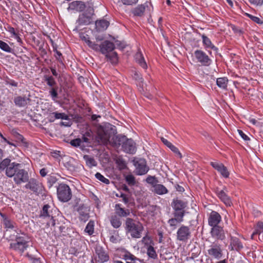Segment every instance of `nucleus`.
<instances>
[{
	"label": "nucleus",
	"mask_w": 263,
	"mask_h": 263,
	"mask_svg": "<svg viewBox=\"0 0 263 263\" xmlns=\"http://www.w3.org/2000/svg\"><path fill=\"white\" fill-rule=\"evenodd\" d=\"M57 196L59 200L66 202L72 197V192L70 187L66 184L62 183L57 187Z\"/></svg>",
	"instance_id": "obj_4"
},
{
	"label": "nucleus",
	"mask_w": 263,
	"mask_h": 263,
	"mask_svg": "<svg viewBox=\"0 0 263 263\" xmlns=\"http://www.w3.org/2000/svg\"><path fill=\"white\" fill-rule=\"evenodd\" d=\"M50 116H53V118L52 120L50 119V121H54V119H61L63 120H68V116L65 114V113H60L58 112H53L51 114Z\"/></svg>",
	"instance_id": "obj_43"
},
{
	"label": "nucleus",
	"mask_w": 263,
	"mask_h": 263,
	"mask_svg": "<svg viewBox=\"0 0 263 263\" xmlns=\"http://www.w3.org/2000/svg\"><path fill=\"white\" fill-rule=\"evenodd\" d=\"M43 80L50 88L58 84L55 79L52 76L44 75Z\"/></svg>",
	"instance_id": "obj_38"
},
{
	"label": "nucleus",
	"mask_w": 263,
	"mask_h": 263,
	"mask_svg": "<svg viewBox=\"0 0 263 263\" xmlns=\"http://www.w3.org/2000/svg\"><path fill=\"white\" fill-rule=\"evenodd\" d=\"M211 165L224 178H227L229 177L230 173L227 168L222 163L216 162H211Z\"/></svg>",
	"instance_id": "obj_22"
},
{
	"label": "nucleus",
	"mask_w": 263,
	"mask_h": 263,
	"mask_svg": "<svg viewBox=\"0 0 263 263\" xmlns=\"http://www.w3.org/2000/svg\"><path fill=\"white\" fill-rule=\"evenodd\" d=\"M17 235L15 236V241H22L29 242L28 239H27V235L24 232H22V231L18 229L16 230Z\"/></svg>",
	"instance_id": "obj_35"
},
{
	"label": "nucleus",
	"mask_w": 263,
	"mask_h": 263,
	"mask_svg": "<svg viewBox=\"0 0 263 263\" xmlns=\"http://www.w3.org/2000/svg\"><path fill=\"white\" fill-rule=\"evenodd\" d=\"M149 6H152L151 3L146 2L144 4L138 5L136 7L132 9L131 13L134 16L142 17L144 15L146 9L149 10Z\"/></svg>",
	"instance_id": "obj_12"
},
{
	"label": "nucleus",
	"mask_w": 263,
	"mask_h": 263,
	"mask_svg": "<svg viewBox=\"0 0 263 263\" xmlns=\"http://www.w3.org/2000/svg\"><path fill=\"white\" fill-rule=\"evenodd\" d=\"M139 0H121L124 5H133L136 4Z\"/></svg>",
	"instance_id": "obj_59"
},
{
	"label": "nucleus",
	"mask_w": 263,
	"mask_h": 263,
	"mask_svg": "<svg viewBox=\"0 0 263 263\" xmlns=\"http://www.w3.org/2000/svg\"><path fill=\"white\" fill-rule=\"evenodd\" d=\"M191 236V233L189 227L182 225L178 229L177 232V240L183 242H186Z\"/></svg>",
	"instance_id": "obj_11"
},
{
	"label": "nucleus",
	"mask_w": 263,
	"mask_h": 263,
	"mask_svg": "<svg viewBox=\"0 0 263 263\" xmlns=\"http://www.w3.org/2000/svg\"><path fill=\"white\" fill-rule=\"evenodd\" d=\"M88 46L95 51H100L101 49V44L98 45V44L92 42L91 41H88Z\"/></svg>",
	"instance_id": "obj_53"
},
{
	"label": "nucleus",
	"mask_w": 263,
	"mask_h": 263,
	"mask_svg": "<svg viewBox=\"0 0 263 263\" xmlns=\"http://www.w3.org/2000/svg\"><path fill=\"white\" fill-rule=\"evenodd\" d=\"M120 217L115 214L109 218L111 225L115 229L120 228L122 225V221Z\"/></svg>",
	"instance_id": "obj_31"
},
{
	"label": "nucleus",
	"mask_w": 263,
	"mask_h": 263,
	"mask_svg": "<svg viewBox=\"0 0 263 263\" xmlns=\"http://www.w3.org/2000/svg\"><path fill=\"white\" fill-rule=\"evenodd\" d=\"M123 151L127 153L134 154L136 152V143L132 139H128L123 145Z\"/></svg>",
	"instance_id": "obj_25"
},
{
	"label": "nucleus",
	"mask_w": 263,
	"mask_h": 263,
	"mask_svg": "<svg viewBox=\"0 0 263 263\" xmlns=\"http://www.w3.org/2000/svg\"><path fill=\"white\" fill-rule=\"evenodd\" d=\"M88 5H90L88 3L86 4L84 2L81 1H73L69 3L68 8V10H75L78 12H82L85 9H87Z\"/></svg>",
	"instance_id": "obj_20"
},
{
	"label": "nucleus",
	"mask_w": 263,
	"mask_h": 263,
	"mask_svg": "<svg viewBox=\"0 0 263 263\" xmlns=\"http://www.w3.org/2000/svg\"><path fill=\"white\" fill-rule=\"evenodd\" d=\"M61 91V89L58 85H56L50 88L49 93L53 100L58 98V92Z\"/></svg>",
	"instance_id": "obj_39"
},
{
	"label": "nucleus",
	"mask_w": 263,
	"mask_h": 263,
	"mask_svg": "<svg viewBox=\"0 0 263 263\" xmlns=\"http://www.w3.org/2000/svg\"><path fill=\"white\" fill-rule=\"evenodd\" d=\"M27 256L32 263H42L40 258L34 257L31 255H29L28 254H27Z\"/></svg>",
	"instance_id": "obj_61"
},
{
	"label": "nucleus",
	"mask_w": 263,
	"mask_h": 263,
	"mask_svg": "<svg viewBox=\"0 0 263 263\" xmlns=\"http://www.w3.org/2000/svg\"><path fill=\"white\" fill-rule=\"evenodd\" d=\"M115 214L120 217H126L130 215V212L128 209H125L122 207V205L120 203L116 204L115 206Z\"/></svg>",
	"instance_id": "obj_26"
},
{
	"label": "nucleus",
	"mask_w": 263,
	"mask_h": 263,
	"mask_svg": "<svg viewBox=\"0 0 263 263\" xmlns=\"http://www.w3.org/2000/svg\"><path fill=\"white\" fill-rule=\"evenodd\" d=\"M116 196L121 197V198H122V201L124 202V203L127 204L129 202V199L127 196V195L120 193V194L119 195L118 194H116Z\"/></svg>",
	"instance_id": "obj_60"
},
{
	"label": "nucleus",
	"mask_w": 263,
	"mask_h": 263,
	"mask_svg": "<svg viewBox=\"0 0 263 263\" xmlns=\"http://www.w3.org/2000/svg\"><path fill=\"white\" fill-rule=\"evenodd\" d=\"M228 192L226 187H224L223 190H219L218 189H217L216 190V193L220 200L223 202L226 206H231V205H232V202L231 198L227 194V192Z\"/></svg>",
	"instance_id": "obj_15"
},
{
	"label": "nucleus",
	"mask_w": 263,
	"mask_h": 263,
	"mask_svg": "<svg viewBox=\"0 0 263 263\" xmlns=\"http://www.w3.org/2000/svg\"><path fill=\"white\" fill-rule=\"evenodd\" d=\"M30 99L26 96H17L14 98V103L18 107H22L26 106L28 103L30 101Z\"/></svg>",
	"instance_id": "obj_27"
},
{
	"label": "nucleus",
	"mask_w": 263,
	"mask_h": 263,
	"mask_svg": "<svg viewBox=\"0 0 263 263\" xmlns=\"http://www.w3.org/2000/svg\"><path fill=\"white\" fill-rule=\"evenodd\" d=\"M243 247L242 243L238 237L230 235V242L229 248L231 250L239 252Z\"/></svg>",
	"instance_id": "obj_23"
},
{
	"label": "nucleus",
	"mask_w": 263,
	"mask_h": 263,
	"mask_svg": "<svg viewBox=\"0 0 263 263\" xmlns=\"http://www.w3.org/2000/svg\"><path fill=\"white\" fill-rule=\"evenodd\" d=\"M262 232H261L259 230H258L256 228H255V230L253 232L252 235H251V239H256V236L258 235V238L259 240H263V234L262 237V238H260V234Z\"/></svg>",
	"instance_id": "obj_57"
},
{
	"label": "nucleus",
	"mask_w": 263,
	"mask_h": 263,
	"mask_svg": "<svg viewBox=\"0 0 263 263\" xmlns=\"http://www.w3.org/2000/svg\"><path fill=\"white\" fill-rule=\"evenodd\" d=\"M147 254L149 258L153 259H156L157 257L156 252L151 245L148 246L147 248Z\"/></svg>",
	"instance_id": "obj_47"
},
{
	"label": "nucleus",
	"mask_w": 263,
	"mask_h": 263,
	"mask_svg": "<svg viewBox=\"0 0 263 263\" xmlns=\"http://www.w3.org/2000/svg\"><path fill=\"white\" fill-rule=\"evenodd\" d=\"M59 229L60 236H66L67 235H68V234L67 233L68 228H66L65 226L62 225L60 226L59 227Z\"/></svg>",
	"instance_id": "obj_56"
},
{
	"label": "nucleus",
	"mask_w": 263,
	"mask_h": 263,
	"mask_svg": "<svg viewBox=\"0 0 263 263\" xmlns=\"http://www.w3.org/2000/svg\"><path fill=\"white\" fill-rule=\"evenodd\" d=\"M125 180L126 182L128 183L129 185H134L136 183V180L135 177L132 175H127L125 177Z\"/></svg>",
	"instance_id": "obj_52"
},
{
	"label": "nucleus",
	"mask_w": 263,
	"mask_h": 263,
	"mask_svg": "<svg viewBox=\"0 0 263 263\" xmlns=\"http://www.w3.org/2000/svg\"><path fill=\"white\" fill-rule=\"evenodd\" d=\"M105 57L107 59V61H109L112 64H116L118 63V59L117 52H114L111 54H106Z\"/></svg>",
	"instance_id": "obj_44"
},
{
	"label": "nucleus",
	"mask_w": 263,
	"mask_h": 263,
	"mask_svg": "<svg viewBox=\"0 0 263 263\" xmlns=\"http://www.w3.org/2000/svg\"><path fill=\"white\" fill-rule=\"evenodd\" d=\"M95 222L93 220H90L87 223L84 231L89 235H91L94 233Z\"/></svg>",
	"instance_id": "obj_45"
},
{
	"label": "nucleus",
	"mask_w": 263,
	"mask_h": 263,
	"mask_svg": "<svg viewBox=\"0 0 263 263\" xmlns=\"http://www.w3.org/2000/svg\"><path fill=\"white\" fill-rule=\"evenodd\" d=\"M210 234L213 238L216 240H223L226 238V235L222 227L220 226L212 227Z\"/></svg>",
	"instance_id": "obj_14"
},
{
	"label": "nucleus",
	"mask_w": 263,
	"mask_h": 263,
	"mask_svg": "<svg viewBox=\"0 0 263 263\" xmlns=\"http://www.w3.org/2000/svg\"><path fill=\"white\" fill-rule=\"evenodd\" d=\"M94 14V10L93 6L88 5L86 11L81 14L77 20L80 25H87L91 24L92 21V15Z\"/></svg>",
	"instance_id": "obj_8"
},
{
	"label": "nucleus",
	"mask_w": 263,
	"mask_h": 263,
	"mask_svg": "<svg viewBox=\"0 0 263 263\" xmlns=\"http://www.w3.org/2000/svg\"><path fill=\"white\" fill-rule=\"evenodd\" d=\"M97 135H95L93 132L89 129L87 130L82 136V139L83 142L86 143L87 146H91L95 143H97L96 139Z\"/></svg>",
	"instance_id": "obj_16"
},
{
	"label": "nucleus",
	"mask_w": 263,
	"mask_h": 263,
	"mask_svg": "<svg viewBox=\"0 0 263 263\" xmlns=\"http://www.w3.org/2000/svg\"><path fill=\"white\" fill-rule=\"evenodd\" d=\"M24 187L25 189L29 190L33 193L36 195L42 194L44 191V187L42 183L34 178H29L28 181L26 182Z\"/></svg>",
	"instance_id": "obj_6"
},
{
	"label": "nucleus",
	"mask_w": 263,
	"mask_h": 263,
	"mask_svg": "<svg viewBox=\"0 0 263 263\" xmlns=\"http://www.w3.org/2000/svg\"><path fill=\"white\" fill-rule=\"evenodd\" d=\"M169 148L171 149L172 152H173L174 153L178 154L179 155L180 158L182 157L181 154L179 152L178 148L176 147L175 146L171 144V145L169 146Z\"/></svg>",
	"instance_id": "obj_62"
},
{
	"label": "nucleus",
	"mask_w": 263,
	"mask_h": 263,
	"mask_svg": "<svg viewBox=\"0 0 263 263\" xmlns=\"http://www.w3.org/2000/svg\"><path fill=\"white\" fill-rule=\"evenodd\" d=\"M116 163L117 164L119 170L122 171L127 168V165L125 160L122 158H118L116 160Z\"/></svg>",
	"instance_id": "obj_46"
},
{
	"label": "nucleus",
	"mask_w": 263,
	"mask_h": 263,
	"mask_svg": "<svg viewBox=\"0 0 263 263\" xmlns=\"http://www.w3.org/2000/svg\"><path fill=\"white\" fill-rule=\"evenodd\" d=\"M39 52L41 58H45L46 57H47V52L46 49L44 48V44L39 47Z\"/></svg>",
	"instance_id": "obj_55"
},
{
	"label": "nucleus",
	"mask_w": 263,
	"mask_h": 263,
	"mask_svg": "<svg viewBox=\"0 0 263 263\" xmlns=\"http://www.w3.org/2000/svg\"><path fill=\"white\" fill-rule=\"evenodd\" d=\"M127 139V138L125 136L122 135H117L112 138L113 143L115 145L118 146L121 145L122 147Z\"/></svg>",
	"instance_id": "obj_33"
},
{
	"label": "nucleus",
	"mask_w": 263,
	"mask_h": 263,
	"mask_svg": "<svg viewBox=\"0 0 263 263\" xmlns=\"http://www.w3.org/2000/svg\"><path fill=\"white\" fill-rule=\"evenodd\" d=\"M221 221V216L217 212L212 211L208 217V224L213 227L219 226Z\"/></svg>",
	"instance_id": "obj_19"
},
{
	"label": "nucleus",
	"mask_w": 263,
	"mask_h": 263,
	"mask_svg": "<svg viewBox=\"0 0 263 263\" xmlns=\"http://www.w3.org/2000/svg\"><path fill=\"white\" fill-rule=\"evenodd\" d=\"M115 48V45L109 41L105 40L101 44L100 52L102 54H106L111 52Z\"/></svg>",
	"instance_id": "obj_24"
},
{
	"label": "nucleus",
	"mask_w": 263,
	"mask_h": 263,
	"mask_svg": "<svg viewBox=\"0 0 263 263\" xmlns=\"http://www.w3.org/2000/svg\"><path fill=\"white\" fill-rule=\"evenodd\" d=\"M153 188L154 192L158 195H163L168 192L167 189L161 184H156Z\"/></svg>",
	"instance_id": "obj_34"
},
{
	"label": "nucleus",
	"mask_w": 263,
	"mask_h": 263,
	"mask_svg": "<svg viewBox=\"0 0 263 263\" xmlns=\"http://www.w3.org/2000/svg\"><path fill=\"white\" fill-rule=\"evenodd\" d=\"M201 37L202 39L203 45L205 48L212 49L216 52L218 51V48L212 44L211 40L208 37L204 34H202L201 35Z\"/></svg>",
	"instance_id": "obj_30"
},
{
	"label": "nucleus",
	"mask_w": 263,
	"mask_h": 263,
	"mask_svg": "<svg viewBox=\"0 0 263 263\" xmlns=\"http://www.w3.org/2000/svg\"><path fill=\"white\" fill-rule=\"evenodd\" d=\"M238 132L239 134V135L241 136V137L245 140V141H249L250 140V138L247 136L243 132L242 130L240 129H238Z\"/></svg>",
	"instance_id": "obj_64"
},
{
	"label": "nucleus",
	"mask_w": 263,
	"mask_h": 263,
	"mask_svg": "<svg viewBox=\"0 0 263 263\" xmlns=\"http://www.w3.org/2000/svg\"><path fill=\"white\" fill-rule=\"evenodd\" d=\"M171 206L174 210L173 214L183 217L185 214L186 208L187 207V202L176 198L173 199Z\"/></svg>",
	"instance_id": "obj_5"
},
{
	"label": "nucleus",
	"mask_w": 263,
	"mask_h": 263,
	"mask_svg": "<svg viewBox=\"0 0 263 263\" xmlns=\"http://www.w3.org/2000/svg\"><path fill=\"white\" fill-rule=\"evenodd\" d=\"M0 49L2 50L11 53L12 52V48L8 45V44H7L6 42L0 40Z\"/></svg>",
	"instance_id": "obj_49"
},
{
	"label": "nucleus",
	"mask_w": 263,
	"mask_h": 263,
	"mask_svg": "<svg viewBox=\"0 0 263 263\" xmlns=\"http://www.w3.org/2000/svg\"><path fill=\"white\" fill-rule=\"evenodd\" d=\"M79 213V218L81 221L85 222L90 217L89 209L85 204H80L77 209Z\"/></svg>",
	"instance_id": "obj_17"
},
{
	"label": "nucleus",
	"mask_w": 263,
	"mask_h": 263,
	"mask_svg": "<svg viewBox=\"0 0 263 263\" xmlns=\"http://www.w3.org/2000/svg\"><path fill=\"white\" fill-rule=\"evenodd\" d=\"M29 245L28 242L15 241L10 244V249L15 251L23 253L28 248Z\"/></svg>",
	"instance_id": "obj_21"
},
{
	"label": "nucleus",
	"mask_w": 263,
	"mask_h": 263,
	"mask_svg": "<svg viewBox=\"0 0 263 263\" xmlns=\"http://www.w3.org/2000/svg\"><path fill=\"white\" fill-rule=\"evenodd\" d=\"M84 159L86 161V165L90 168L97 165V163L93 157L88 155H84Z\"/></svg>",
	"instance_id": "obj_42"
},
{
	"label": "nucleus",
	"mask_w": 263,
	"mask_h": 263,
	"mask_svg": "<svg viewBox=\"0 0 263 263\" xmlns=\"http://www.w3.org/2000/svg\"><path fill=\"white\" fill-rule=\"evenodd\" d=\"M124 257L126 263H135L136 260H139L140 262H143V260H141L137 258L129 252H127L125 254Z\"/></svg>",
	"instance_id": "obj_37"
},
{
	"label": "nucleus",
	"mask_w": 263,
	"mask_h": 263,
	"mask_svg": "<svg viewBox=\"0 0 263 263\" xmlns=\"http://www.w3.org/2000/svg\"><path fill=\"white\" fill-rule=\"evenodd\" d=\"M80 37L82 41H84L88 45V41H90V40H89L88 35L85 34L84 33H82L80 34Z\"/></svg>",
	"instance_id": "obj_63"
},
{
	"label": "nucleus",
	"mask_w": 263,
	"mask_h": 263,
	"mask_svg": "<svg viewBox=\"0 0 263 263\" xmlns=\"http://www.w3.org/2000/svg\"><path fill=\"white\" fill-rule=\"evenodd\" d=\"M96 178L99 180V181H101L102 182L106 184H109L110 183V181L107 178H106L104 177L101 173H97L95 174Z\"/></svg>",
	"instance_id": "obj_50"
},
{
	"label": "nucleus",
	"mask_w": 263,
	"mask_h": 263,
	"mask_svg": "<svg viewBox=\"0 0 263 263\" xmlns=\"http://www.w3.org/2000/svg\"><path fill=\"white\" fill-rule=\"evenodd\" d=\"M55 53V54L54 55V57L56 59V60L60 63L61 64H63V60H64V58L62 55V53L57 50L56 51L54 52Z\"/></svg>",
	"instance_id": "obj_58"
},
{
	"label": "nucleus",
	"mask_w": 263,
	"mask_h": 263,
	"mask_svg": "<svg viewBox=\"0 0 263 263\" xmlns=\"http://www.w3.org/2000/svg\"><path fill=\"white\" fill-rule=\"evenodd\" d=\"M95 253L98 257V259H96V261L104 263L107 261L109 257L108 254L105 251L104 248L99 245H97L95 248Z\"/></svg>",
	"instance_id": "obj_13"
},
{
	"label": "nucleus",
	"mask_w": 263,
	"mask_h": 263,
	"mask_svg": "<svg viewBox=\"0 0 263 263\" xmlns=\"http://www.w3.org/2000/svg\"><path fill=\"white\" fill-rule=\"evenodd\" d=\"M117 134L116 127L109 123H105L100 125L97 128V144H106L109 139L112 138Z\"/></svg>",
	"instance_id": "obj_2"
},
{
	"label": "nucleus",
	"mask_w": 263,
	"mask_h": 263,
	"mask_svg": "<svg viewBox=\"0 0 263 263\" xmlns=\"http://www.w3.org/2000/svg\"><path fill=\"white\" fill-rule=\"evenodd\" d=\"M137 174L143 175L149 171V167L146 165V161L144 159H140L135 163Z\"/></svg>",
	"instance_id": "obj_18"
},
{
	"label": "nucleus",
	"mask_w": 263,
	"mask_h": 263,
	"mask_svg": "<svg viewBox=\"0 0 263 263\" xmlns=\"http://www.w3.org/2000/svg\"><path fill=\"white\" fill-rule=\"evenodd\" d=\"M11 161L8 158L3 160L0 162V171H5V174L9 178L13 177V181L17 185L28 181L29 178L28 171L22 168L21 164Z\"/></svg>",
	"instance_id": "obj_1"
},
{
	"label": "nucleus",
	"mask_w": 263,
	"mask_h": 263,
	"mask_svg": "<svg viewBox=\"0 0 263 263\" xmlns=\"http://www.w3.org/2000/svg\"><path fill=\"white\" fill-rule=\"evenodd\" d=\"M246 15L250 18L252 21L254 22L255 23L258 24H262L263 23V21L258 17L253 16L250 14L246 13Z\"/></svg>",
	"instance_id": "obj_54"
},
{
	"label": "nucleus",
	"mask_w": 263,
	"mask_h": 263,
	"mask_svg": "<svg viewBox=\"0 0 263 263\" xmlns=\"http://www.w3.org/2000/svg\"><path fill=\"white\" fill-rule=\"evenodd\" d=\"M83 141L82 140V139H80V138H76V139H73L72 140H71L70 143V144L73 146V147H78V146H81V147H85V145H84L83 144Z\"/></svg>",
	"instance_id": "obj_48"
},
{
	"label": "nucleus",
	"mask_w": 263,
	"mask_h": 263,
	"mask_svg": "<svg viewBox=\"0 0 263 263\" xmlns=\"http://www.w3.org/2000/svg\"><path fill=\"white\" fill-rule=\"evenodd\" d=\"M0 215L3 218L4 224L6 228L9 229H13L15 228L14 224H15V223L13 222L10 219V218L8 217V215L6 214L0 212Z\"/></svg>",
	"instance_id": "obj_32"
},
{
	"label": "nucleus",
	"mask_w": 263,
	"mask_h": 263,
	"mask_svg": "<svg viewBox=\"0 0 263 263\" xmlns=\"http://www.w3.org/2000/svg\"><path fill=\"white\" fill-rule=\"evenodd\" d=\"M173 215L174 217L170 219L168 223L172 230H175L176 229L178 224L183 221V217L178 216L175 214H173Z\"/></svg>",
	"instance_id": "obj_29"
},
{
	"label": "nucleus",
	"mask_w": 263,
	"mask_h": 263,
	"mask_svg": "<svg viewBox=\"0 0 263 263\" xmlns=\"http://www.w3.org/2000/svg\"><path fill=\"white\" fill-rule=\"evenodd\" d=\"M146 181L147 183L151 184L153 187H154V185L158 182V180L157 179L155 176H152L150 175L146 178Z\"/></svg>",
	"instance_id": "obj_51"
},
{
	"label": "nucleus",
	"mask_w": 263,
	"mask_h": 263,
	"mask_svg": "<svg viewBox=\"0 0 263 263\" xmlns=\"http://www.w3.org/2000/svg\"><path fill=\"white\" fill-rule=\"evenodd\" d=\"M109 23L105 20H97L96 21V26L99 30L106 29L109 26Z\"/></svg>",
	"instance_id": "obj_40"
},
{
	"label": "nucleus",
	"mask_w": 263,
	"mask_h": 263,
	"mask_svg": "<svg viewBox=\"0 0 263 263\" xmlns=\"http://www.w3.org/2000/svg\"><path fill=\"white\" fill-rule=\"evenodd\" d=\"M209 255L213 258L219 259L223 255L221 245L217 242H213L208 250Z\"/></svg>",
	"instance_id": "obj_9"
},
{
	"label": "nucleus",
	"mask_w": 263,
	"mask_h": 263,
	"mask_svg": "<svg viewBox=\"0 0 263 263\" xmlns=\"http://www.w3.org/2000/svg\"><path fill=\"white\" fill-rule=\"evenodd\" d=\"M228 81L227 77L219 78L217 79L216 84L219 88L227 90Z\"/></svg>",
	"instance_id": "obj_36"
},
{
	"label": "nucleus",
	"mask_w": 263,
	"mask_h": 263,
	"mask_svg": "<svg viewBox=\"0 0 263 263\" xmlns=\"http://www.w3.org/2000/svg\"><path fill=\"white\" fill-rule=\"evenodd\" d=\"M194 55L197 62L200 63L202 66H209L212 63V60L201 50L197 49L195 50Z\"/></svg>",
	"instance_id": "obj_10"
},
{
	"label": "nucleus",
	"mask_w": 263,
	"mask_h": 263,
	"mask_svg": "<svg viewBox=\"0 0 263 263\" xmlns=\"http://www.w3.org/2000/svg\"><path fill=\"white\" fill-rule=\"evenodd\" d=\"M124 227L126 235H130L132 238H139L143 231L142 224L139 221L132 218H126L124 221Z\"/></svg>",
	"instance_id": "obj_3"
},
{
	"label": "nucleus",
	"mask_w": 263,
	"mask_h": 263,
	"mask_svg": "<svg viewBox=\"0 0 263 263\" xmlns=\"http://www.w3.org/2000/svg\"><path fill=\"white\" fill-rule=\"evenodd\" d=\"M136 62L144 69L147 68V64L144 60L143 54L140 49L137 52L134 56Z\"/></svg>",
	"instance_id": "obj_28"
},
{
	"label": "nucleus",
	"mask_w": 263,
	"mask_h": 263,
	"mask_svg": "<svg viewBox=\"0 0 263 263\" xmlns=\"http://www.w3.org/2000/svg\"><path fill=\"white\" fill-rule=\"evenodd\" d=\"M58 180L57 177L53 175L50 174L47 177V186L50 189Z\"/></svg>",
	"instance_id": "obj_41"
},
{
	"label": "nucleus",
	"mask_w": 263,
	"mask_h": 263,
	"mask_svg": "<svg viewBox=\"0 0 263 263\" xmlns=\"http://www.w3.org/2000/svg\"><path fill=\"white\" fill-rule=\"evenodd\" d=\"M51 206L48 204H45L40 211L39 218L44 219L48 218L49 221L47 222V224L55 227L56 224L55 216L53 215L52 209H51Z\"/></svg>",
	"instance_id": "obj_7"
}]
</instances>
